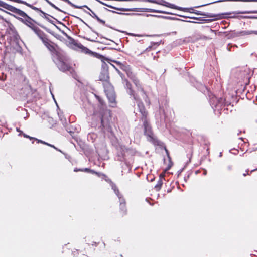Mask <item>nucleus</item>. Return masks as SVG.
Wrapping results in <instances>:
<instances>
[{"label": "nucleus", "mask_w": 257, "mask_h": 257, "mask_svg": "<svg viewBox=\"0 0 257 257\" xmlns=\"http://www.w3.org/2000/svg\"><path fill=\"white\" fill-rule=\"evenodd\" d=\"M43 43L45 46L52 52L55 53L59 57L58 52L57 51V46L48 39H43Z\"/></svg>", "instance_id": "7ed1b4c3"}, {"label": "nucleus", "mask_w": 257, "mask_h": 257, "mask_svg": "<svg viewBox=\"0 0 257 257\" xmlns=\"http://www.w3.org/2000/svg\"><path fill=\"white\" fill-rule=\"evenodd\" d=\"M125 82H126V87L128 89V93H129V94L130 95L133 96L134 99L136 100V101L139 100L138 97L136 95H135L133 90L131 88V84L128 82L127 80H125Z\"/></svg>", "instance_id": "6e6552de"}, {"label": "nucleus", "mask_w": 257, "mask_h": 257, "mask_svg": "<svg viewBox=\"0 0 257 257\" xmlns=\"http://www.w3.org/2000/svg\"><path fill=\"white\" fill-rule=\"evenodd\" d=\"M42 17H43V18H45L46 19H47V16H49V15L48 14H47V13H45V15H43L42 14L41 15Z\"/></svg>", "instance_id": "a211bd4d"}, {"label": "nucleus", "mask_w": 257, "mask_h": 257, "mask_svg": "<svg viewBox=\"0 0 257 257\" xmlns=\"http://www.w3.org/2000/svg\"><path fill=\"white\" fill-rule=\"evenodd\" d=\"M154 12H159V13H164V14H167V12H164V11H159V10H154Z\"/></svg>", "instance_id": "f3484780"}, {"label": "nucleus", "mask_w": 257, "mask_h": 257, "mask_svg": "<svg viewBox=\"0 0 257 257\" xmlns=\"http://www.w3.org/2000/svg\"><path fill=\"white\" fill-rule=\"evenodd\" d=\"M204 175H206V171L204 172Z\"/></svg>", "instance_id": "4be33fe9"}, {"label": "nucleus", "mask_w": 257, "mask_h": 257, "mask_svg": "<svg viewBox=\"0 0 257 257\" xmlns=\"http://www.w3.org/2000/svg\"><path fill=\"white\" fill-rule=\"evenodd\" d=\"M0 7L13 13V14L5 11L29 27L38 36L41 37L42 31L35 24L34 21L25 12L1 0Z\"/></svg>", "instance_id": "f257e3e1"}, {"label": "nucleus", "mask_w": 257, "mask_h": 257, "mask_svg": "<svg viewBox=\"0 0 257 257\" xmlns=\"http://www.w3.org/2000/svg\"><path fill=\"white\" fill-rule=\"evenodd\" d=\"M168 7H170V8H175L174 7V6L172 4H168V5H167Z\"/></svg>", "instance_id": "6ab92c4d"}, {"label": "nucleus", "mask_w": 257, "mask_h": 257, "mask_svg": "<svg viewBox=\"0 0 257 257\" xmlns=\"http://www.w3.org/2000/svg\"><path fill=\"white\" fill-rule=\"evenodd\" d=\"M243 176H246V173L243 174Z\"/></svg>", "instance_id": "5701e85b"}, {"label": "nucleus", "mask_w": 257, "mask_h": 257, "mask_svg": "<svg viewBox=\"0 0 257 257\" xmlns=\"http://www.w3.org/2000/svg\"><path fill=\"white\" fill-rule=\"evenodd\" d=\"M41 39H42V40H43V38H41Z\"/></svg>", "instance_id": "b1692460"}, {"label": "nucleus", "mask_w": 257, "mask_h": 257, "mask_svg": "<svg viewBox=\"0 0 257 257\" xmlns=\"http://www.w3.org/2000/svg\"><path fill=\"white\" fill-rule=\"evenodd\" d=\"M112 188L114 190L115 193L116 194V195L118 196V197L119 199L120 208H121V209H122V208H124V206H125L124 199L123 198H121V196L119 193L118 190L116 188V187L115 186H113Z\"/></svg>", "instance_id": "0eeeda50"}, {"label": "nucleus", "mask_w": 257, "mask_h": 257, "mask_svg": "<svg viewBox=\"0 0 257 257\" xmlns=\"http://www.w3.org/2000/svg\"><path fill=\"white\" fill-rule=\"evenodd\" d=\"M57 57L58 60L56 63L57 65V66L59 68V69L62 71H70L71 68L70 66L65 61V59H62L60 57L59 55V57Z\"/></svg>", "instance_id": "f03ea898"}, {"label": "nucleus", "mask_w": 257, "mask_h": 257, "mask_svg": "<svg viewBox=\"0 0 257 257\" xmlns=\"http://www.w3.org/2000/svg\"><path fill=\"white\" fill-rule=\"evenodd\" d=\"M131 79L132 80L133 82L134 83L136 86L138 88V91L140 93V95H141V96L145 100V101L147 102V96L145 92L144 91L143 89L141 87V85L139 83V80L135 76L131 77Z\"/></svg>", "instance_id": "39448f33"}, {"label": "nucleus", "mask_w": 257, "mask_h": 257, "mask_svg": "<svg viewBox=\"0 0 257 257\" xmlns=\"http://www.w3.org/2000/svg\"><path fill=\"white\" fill-rule=\"evenodd\" d=\"M105 92L112 106L113 107L115 105V94L113 88L110 86L108 89H105Z\"/></svg>", "instance_id": "20e7f679"}, {"label": "nucleus", "mask_w": 257, "mask_h": 257, "mask_svg": "<svg viewBox=\"0 0 257 257\" xmlns=\"http://www.w3.org/2000/svg\"><path fill=\"white\" fill-rule=\"evenodd\" d=\"M37 141H38V143L40 142V143H41L44 144H45V145H48V146H50V147H53V148H55V149H57L55 147V146H53V145H51V144H48V143L45 142H44V141H42V140H37Z\"/></svg>", "instance_id": "2eb2a0df"}, {"label": "nucleus", "mask_w": 257, "mask_h": 257, "mask_svg": "<svg viewBox=\"0 0 257 257\" xmlns=\"http://www.w3.org/2000/svg\"><path fill=\"white\" fill-rule=\"evenodd\" d=\"M24 136L26 138H29L30 139H32V138H31L30 137H29V136H27V135H25V134H24Z\"/></svg>", "instance_id": "412c9836"}, {"label": "nucleus", "mask_w": 257, "mask_h": 257, "mask_svg": "<svg viewBox=\"0 0 257 257\" xmlns=\"http://www.w3.org/2000/svg\"><path fill=\"white\" fill-rule=\"evenodd\" d=\"M144 126L145 134L148 136V140L149 141H152L153 139V134L152 132L151 126L146 120H144Z\"/></svg>", "instance_id": "423d86ee"}, {"label": "nucleus", "mask_w": 257, "mask_h": 257, "mask_svg": "<svg viewBox=\"0 0 257 257\" xmlns=\"http://www.w3.org/2000/svg\"><path fill=\"white\" fill-rule=\"evenodd\" d=\"M252 34L257 35V31L244 30L239 32V35L240 36L248 35Z\"/></svg>", "instance_id": "9d476101"}, {"label": "nucleus", "mask_w": 257, "mask_h": 257, "mask_svg": "<svg viewBox=\"0 0 257 257\" xmlns=\"http://www.w3.org/2000/svg\"><path fill=\"white\" fill-rule=\"evenodd\" d=\"M81 7H82V8L83 7H85L88 10H89L91 13H87L86 12L87 14H88L89 15H90L92 17L95 18V19H97L98 16L96 15V14L92 11L86 5H84V6H81Z\"/></svg>", "instance_id": "f8f14e48"}, {"label": "nucleus", "mask_w": 257, "mask_h": 257, "mask_svg": "<svg viewBox=\"0 0 257 257\" xmlns=\"http://www.w3.org/2000/svg\"><path fill=\"white\" fill-rule=\"evenodd\" d=\"M138 106L139 109L140 113L142 115V116L145 118L147 116V112L146 111V109H145L143 104H142V103L139 102L138 104Z\"/></svg>", "instance_id": "1a4fd4ad"}, {"label": "nucleus", "mask_w": 257, "mask_h": 257, "mask_svg": "<svg viewBox=\"0 0 257 257\" xmlns=\"http://www.w3.org/2000/svg\"><path fill=\"white\" fill-rule=\"evenodd\" d=\"M163 184V182L162 180V179L160 178L159 180L158 181L157 184L155 186V188H156L157 190H159Z\"/></svg>", "instance_id": "4468645a"}, {"label": "nucleus", "mask_w": 257, "mask_h": 257, "mask_svg": "<svg viewBox=\"0 0 257 257\" xmlns=\"http://www.w3.org/2000/svg\"><path fill=\"white\" fill-rule=\"evenodd\" d=\"M98 99L100 104L102 106L103 105V101L99 98H98Z\"/></svg>", "instance_id": "aec40b11"}, {"label": "nucleus", "mask_w": 257, "mask_h": 257, "mask_svg": "<svg viewBox=\"0 0 257 257\" xmlns=\"http://www.w3.org/2000/svg\"><path fill=\"white\" fill-rule=\"evenodd\" d=\"M108 113V111L107 110H104L103 109H102V111H101L100 112V119H101V125L102 126L104 127V125H105V120H104V116H103V114L104 113ZM108 113H109L108 112Z\"/></svg>", "instance_id": "9b49d317"}, {"label": "nucleus", "mask_w": 257, "mask_h": 257, "mask_svg": "<svg viewBox=\"0 0 257 257\" xmlns=\"http://www.w3.org/2000/svg\"><path fill=\"white\" fill-rule=\"evenodd\" d=\"M108 79V76L107 73H101L99 76V79L101 81H107Z\"/></svg>", "instance_id": "ddd939ff"}, {"label": "nucleus", "mask_w": 257, "mask_h": 257, "mask_svg": "<svg viewBox=\"0 0 257 257\" xmlns=\"http://www.w3.org/2000/svg\"><path fill=\"white\" fill-rule=\"evenodd\" d=\"M96 20L103 25H104L105 23V22L104 20L100 19L98 17H97Z\"/></svg>", "instance_id": "dca6fc26"}]
</instances>
